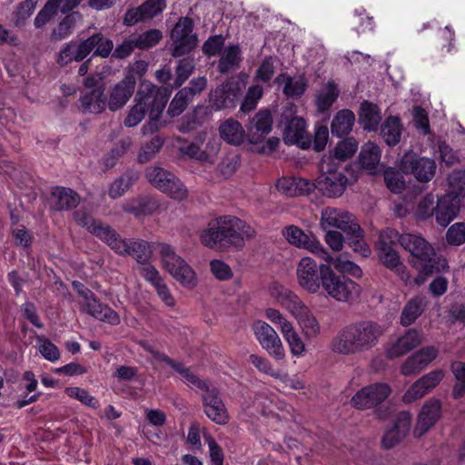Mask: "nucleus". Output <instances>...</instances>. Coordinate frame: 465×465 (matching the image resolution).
I'll return each instance as SVG.
<instances>
[{"label":"nucleus","instance_id":"f257e3e1","mask_svg":"<svg viewBox=\"0 0 465 465\" xmlns=\"http://www.w3.org/2000/svg\"><path fill=\"white\" fill-rule=\"evenodd\" d=\"M166 103L167 95L162 88L143 81L134 95V105L124 119V125L134 127L149 114V121L143 125L142 132L143 134L154 133L159 128V119Z\"/></svg>","mask_w":465,"mask_h":465},{"label":"nucleus","instance_id":"f03ea898","mask_svg":"<svg viewBox=\"0 0 465 465\" xmlns=\"http://www.w3.org/2000/svg\"><path fill=\"white\" fill-rule=\"evenodd\" d=\"M255 233L244 221L235 216H221L209 222L205 229V246L218 252L240 251Z\"/></svg>","mask_w":465,"mask_h":465},{"label":"nucleus","instance_id":"7ed1b4c3","mask_svg":"<svg viewBox=\"0 0 465 465\" xmlns=\"http://www.w3.org/2000/svg\"><path fill=\"white\" fill-rule=\"evenodd\" d=\"M385 327L373 321H361L341 329L331 341V351L351 355L370 351L385 332Z\"/></svg>","mask_w":465,"mask_h":465},{"label":"nucleus","instance_id":"20e7f679","mask_svg":"<svg viewBox=\"0 0 465 465\" xmlns=\"http://www.w3.org/2000/svg\"><path fill=\"white\" fill-rule=\"evenodd\" d=\"M272 295L296 320L306 338L313 339L321 333L319 321L297 293L276 286L272 290Z\"/></svg>","mask_w":465,"mask_h":465},{"label":"nucleus","instance_id":"39448f33","mask_svg":"<svg viewBox=\"0 0 465 465\" xmlns=\"http://www.w3.org/2000/svg\"><path fill=\"white\" fill-rule=\"evenodd\" d=\"M400 244L412 256L414 267L426 275L434 271L445 270L447 261L437 257L433 247L422 237L411 233L401 235Z\"/></svg>","mask_w":465,"mask_h":465},{"label":"nucleus","instance_id":"423d86ee","mask_svg":"<svg viewBox=\"0 0 465 465\" xmlns=\"http://www.w3.org/2000/svg\"><path fill=\"white\" fill-rule=\"evenodd\" d=\"M315 187L326 197L338 198L345 192L349 180L331 155H324L319 165Z\"/></svg>","mask_w":465,"mask_h":465},{"label":"nucleus","instance_id":"0eeeda50","mask_svg":"<svg viewBox=\"0 0 465 465\" xmlns=\"http://www.w3.org/2000/svg\"><path fill=\"white\" fill-rule=\"evenodd\" d=\"M401 235L391 228H387L380 233L377 242V254L381 262L388 269L395 272L401 280L405 283L411 280L409 272L404 264L401 262L400 255L395 247L400 243Z\"/></svg>","mask_w":465,"mask_h":465},{"label":"nucleus","instance_id":"6e6552de","mask_svg":"<svg viewBox=\"0 0 465 465\" xmlns=\"http://www.w3.org/2000/svg\"><path fill=\"white\" fill-rule=\"evenodd\" d=\"M322 292L339 302H352L361 293V287L349 277L338 274L330 266L322 283Z\"/></svg>","mask_w":465,"mask_h":465},{"label":"nucleus","instance_id":"1a4fd4ad","mask_svg":"<svg viewBox=\"0 0 465 465\" xmlns=\"http://www.w3.org/2000/svg\"><path fill=\"white\" fill-rule=\"evenodd\" d=\"M329 268V264H318L309 256L302 257L296 266L297 283L308 293H320Z\"/></svg>","mask_w":465,"mask_h":465},{"label":"nucleus","instance_id":"9d476101","mask_svg":"<svg viewBox=\"0 0 465 465\" xmlns=\"http://www.w3.org/2000/svg\"><path fill=\"white\" fill-rule=\"evenodd\" d=\"M160 242H148L142 239H124L115 230L106 245L122 256H132L139 265L151 261L153 249L159 250Z\"/></svg>","mask_w":465,"mask_h":465},{"label":"nucleus","instance_id":"9b49d317","mask_svg":"<svg viewBox=\"0 0 465 465\" xmlns=\"http://www.w3.org/2000/svg\"><path fill=\"white\" fill-rule=\"evenodd\" d=\"M159 254L163 267L180 283L193 288L197 283L194 271L178 256L168 243H159Z\"/></svg>","mask_w":465,"mask_h":465},{"label":"nucleus","instance_id":"f8f14e48","mask_svg":"<svg viewBox=\"0 0 465 465\" xmlns=\"http://www.w3.org/2000/svg\"><path fill=\"white\" fill-rule=\"evenodd\" d=\"M145 177L153 186L174 200L182 201L187 197V189L180 179L162 167H148Z\"/></svg>","mask_w":465,"mask_h":465},{"label":"nucleus","instance_id":"ddd939ff","mask_svg":"<svg viewBox=\"0 0 465 465\" xmlns=\"http://www.w3.org/2000/svg\"><path fill=\"white\" fill-rule=\"evenodd\" d=\"M253 335L260 346L276 361H284L286 351L275 329L268 322L257 320L252 325Z\"/></svg>","mask_w":465,"mask_h":465},{"label":"nucleus","instance_id":"4468645a","mask_svg":"<svg viewBox=\"0 0 465 465\" xmlns=\"http://www.w3.org/2000/svg\"><path fill=\"white\" fill-rule=\"evenodd\" d=\"M391 393V386L386 382H374L356 391L351 399V404L357 410L364 411L378 407Z\"/></svg>","mask_w":465,"mask_h":465},{"label":"nucleus","instance_id":"2eb2a0df","mask_svg":"<svg viewBox=\"0 0 465 465\" xmlns=\"http://www.w3.org/2000/svg\"><path fill=\"white\" fill-rule=\"evenodd\" d=\"M173 41V55L175 57L183 56L191 52L197 44V37L193 33V21L188 18H181L171 33Z\"/></svg>","mask_w":465,"mask_h":465},{"label":"nucleus","instance_id":"dca6fc26","mask_svg":"<svg viewBox=\"0 0 465 465\" xmlns=\"http://www.w3.org/2000/svg\"><path fill=\"white\" fill-rule=\"evenodd\" d=\"M321 227L324 231L340 229L346 233L359 232L353 216L342 209L326 207L322 211Z\"/></svg>","mask_w":465,"mask_h":465},{"label":"nucleus","instance_id":"f3484780","mask_svg":"<svg viewBox=\"0 0 465 465\" xmlns=\"http://www.w3.org/2000/svg\"><path fill=\"white\" fill-rule=\"evenodd\" d=\"M401 169L405 173H412L420 182H429L434 177L436 163L429 158L407 153L401 158Z\"/></svg>","mask_w":465,"mask_h":465},{"label":"nucleus","instance_id":"a211bd4d","mask_svg":"<svg viewBox=\"0 0 465 465\" xmlns=\"http://www.w3.org/2000/svg\"><path fill=\"white\" fill-rule=\"evenodd\" d=\"M444 372L441 370H436L426 373L417 380L402 396V401L412 403L425 396L434 389L443 379Z\"/></svg>","mask_w":465,"mask_h":465},{"label":"nucleus","instance_id":"6ab92c4d","mask_svg":"<svg viewBox=\"0 0 465 465\" xmlns=\"http://www.w3.org/2000/svg\"><path fill=\"white\" fill-rule=\"evenodd\" d=\"M240 91L239 82L229 79L210 93V104L216 110L234 107L235 102L240 95Z\"/></svg>","mask_w":465,"mask_h":465},{"label":"nucleus","instance_id":"aec40b11","mask_svg":"<svg viewBox=\"0 0 465 465\" xmlns=\"http://www.w3.org/2000/svg\"><path fill=\"white\" fill-rule=\"evenodd\" d=\"M282 235L286 241L300 249H304L317 255V253L326 254L322 244L312 235L305 233L302 229L295 225H290L282 230Z\"/></svg>","mask_w":465,"mask_h":465},{"label":"nucleus","instance_id":"412c9836","mask_svg":"<svg viewBox=\"0 0 465 465\" xmlns=\"http://www.w3.org/2000/svg\"><path fill=\"white\" fill-rule=\"evenodd\" d=\"M440 401L434 398L429 399L423 404L419 413L418 420L413 430L414 436L420 438L433 427L440 417Z\"/></svg>","mask_w":465,"mask_h":465},{"label":"nucleus","instance_id":"4be33fe9","mask_svg":"<svg viewBox=\"0 0 465 465\" xmlns=\"http://www.w3.org/2000/svg\"><path fill=\"white\" fill-rule=\"evenodd\" d=\"M136 85V79L134 74H128L116 84L109 95L107 106L110 111H116L123 108L132 97Z\"/></svg>","mask_w":465,"mask_h":465},{"label":"nucleus","instance_id":"5701e85b","mask_svg":"<svg viewBox=\"0 0 465 465\" xmlns=\"http://www.w3.org/2000/svg\"><path fill=\"white\" fill-rule=\"evenodd\" d=\"M74 220L75 223L85 228L90 233L100 239L105 244L111 236H114V229L100 220L93 218V216L84 210H78L74 213Z\"/></svg>","mask_w":465,"mask_h":465},{"label":"nucleus","instance_id":"b1692460","mask_svg":"<svg viewBox=\"0 0 465 465\" xmlns=\"http://www.w3.org/2000/svg\"><path fill=\"white\" fill-rule=\"evenodd\" d=\"M205 415L219 425H225L230 420L229 412L215 388L205 385Z\"/></svg>","mask_w":465,"mask_h":465},{"label":"nucleus","instance_id":"393cba45","mask_svg":"<svg viewBox=\"0 0 465 465\" xmlns=\"http://www.w3.org/2000/svg\"><path fill=\"white\" fill-rule=\"evenodd\" d=\"M438 353V349L433 346L420 349L404 361L401 368V374L410 376L421 371L436 359Z\"/></svg>","mask_w":465,"mask_h":465},{"label":"nucleus","instance_id":"a878e982","mask_svg":"<svg viewBox=\"0 0 465 465\" xmlns=\"http://www.w3.org/2000/svg\"><path fill=\"white\" fill-rule=\"evenodd\" d=\"M411 422V414L409 411L400 412L394 421L393 426L386 430L381 445L384 449H391L400 443L408 434Z\"/></svg>","mask_w":465,"mask_h":465},{"label":"nucleus","instance_id":"bb28decb","mask_svg":"<svg viewBox=\"0 0 465 465\" xmlns=\"http://www.w3.org/2000/svg\"><path fill=\"white\" fill-rule=\"evenodd\" d=\"M272 117L269 111L261 110L247 125V139L252 144L261 143L272 131Z\"/></svg>","mask_w":465,"mask_h":465},{"label":"nucleus","instance_id":"cd10ccee","mask_svg":"<svg viewBox=\"0 0 465 465\" xmlns=\"http://www.w3.org/2000/svg\"><path fill=\"white\" fill-rule=\"evenodd\" d=\"M203 90V78L193 80L189 87L183 88L175 94L168 107V114L172 117L180 115L185 110L189 101L194 95L200 94Z\"/></svg>","mask_w":465,"mask_h":465},{"label":"nucleus","instance_id":"c85d7f7f","mask_svg":"<svg viewBox=\"0 0 465 465\" xmlns=\"http://www.w3.org/2000/svg\"><path fill=\"white\" fill-rule=\"evenodd\" d=\"M284 142L288 144H297L302 149H307L312 144V139L306 130V123L302 117H293L286 124Z\"/></svg>","mask_w":465,"mask_h":465},{"label":"nucleus","instance_id":"c756f323","mask_svg":"<svg viewBox=\"0 0 465 465\" xmlns=\"http://www.w3.org/2000/svg\"><path fill=\"white\" fill-rule=\"evenodd\" d=\"M421 341L422 332L410 329L388 347L386 354L391 359L401 357L416 348Z\"/></svg>","mask_w":465,"mask_h":465},{"label":"nucleus","instance_id":"7c9ffc66","mask_svg":"<svg viewBox=\"0 0 465 465\" xmlns=\"http://www.w3.org/2000/svg\"><path fill=\"white\" fill-rule=\"evenodd\" d=\"M460 204L461 201L453 197V193H446L440 198L433 213L437 223L441 226H447L458 215Z\"/></svg>","mask_w":465,"mask_h":465},{"label":"nucleus","instance_id":"2f4dec72","mask_svg":"<svg viewBox=\"0 0 465 465\" xmlns=\"http://www.w3.org/2000/svg\"><path fill=\"white\" fill-rule=\"evenodd\" d=\"M165 7L164 0H147L137 8L130 9L124 15V24L133 25L161 14Z\"/></svg>","mask_w":465,"mask_h":465},{"label":"nucleus","instance_id":"473e14b6","mask_svg":"<svg viewBox=\"0 0 465 465\" xmlns=\"http://www.w3.org/2000/svg\"><path fill=\"white\" fill-rule=\"evenodd\" d=\"M275 82L282 85V93L288 98H296L302 96L308 86V81L304 74H298L290 75L288 74H279Z\"/></svg>","mask_w":465,"mask_h":465},{"label":"nucleus","instance_id":"72a5a7b5","mask_svg":"<svg viewBox=\"0 0 465 465\" xmlns=\"http://www.w3.org/2000/svg\"><path fill=\"white\" fill-rule=\"evenodd\" d=\"M89 45L81 41L79 43L71 41L67 43L59 52L57 64L60 66H65L72 62H80L89 54Z\"/></svg>","mask_w":465,"mask_h":465},{"label":"nucleus","instance_id":"f704fd0d","mask_svg":"<svg viewBox=\"0 0 465 465\" xmlns=\"http://www.w3.org/2000/svg\"><path fill=\"white\" fill-rule=\"evenodd\" d=\"M84 310L99 321L106 322L112 325L120 323L118 314L109 306L101 303L94 295L84 302Z\"/></svg>","mask_w":465,"mask_h":465},{"label":"nucleus","instance_id":"c9c22d12","mask_svg":"<svg viewBox=\"0 0 465 465\" xmlns=\"http://www.w3.org/2000/svg\"><path fill=\"white\" fill-rule=\"evenodd\" d=\"M324 252L326 254L317 253V256L325 261V264H329L331 267L332 265L333 268L342 273V275L347 273L354 278H361L362 276L361 269L353 262L346 259L343 255L333 257L325 248Z\"/></svg>","mask_w":465,"mask_h":465},{"label":"nucleus","instance_id":"e433bc0d","mask_svg":"<svg viewBox=\"0 0 465 465\" xmlns=\"http://www.w3.org/2000/svg\"><path fill=\"white\" fill-rule=\"evenodd\" d=\"M157 203L149 196H138L124 201L122 204L123 210L135 217L152 214L156 209Z\"/></svg>","mask_w":465,"mask_h":465},{"label":"nucleus","instance_id":"4c0bfd02","mask_svg":"<svg viewBox=\"0 0 465 465\" xmlns=\"http://www.w3.org/2000/svg\"><path fill=\"white\" fill-rule=\"evenodd\" d=\"M221 137L228 143L239 145L247 137L242 125L234 119H228L221 124L219 127Z\"/></svg>","mask_w":465,"mask_h":465},{"label":"nucleus","instance_id":"58836bf2","mask_svg":"<svg viewBox=\"0 0 465 465\" xmlns=\"http://www.w3.org/2000/svg\"><path fill=\"white\" fill-rule=\"evenodd\" d=\"M106 97L104 89L95 88L81 97V107L84 113L99 114L106 107Z\"/></svg>","mask_w":465,"mask_h":465},{"label":"nucleus","instance_id":"ea45409f","mask_svg":"<svg viewBox=\"0 0 465 465\" xmlns=\"http://www.w3.org/2000/svg\"><path fill=\"white\" fill-rule=\"evenodd\" d=\"M381 151L380 147L372 143L368 142L363 144L360 153V163L362 168L370 173H374L381 161Z\"/></svg>","mask_w":465,"mask_h":465},{"label":"nucleus","instance_id":"a19ab883","mask_svg":"<svg viewBox=\"0 0 465 465\" xmlns=\"http://www.w3.org/2000/svg\"><path fill=\"white\" fill-rule=\"evenodd\" d=\"M424 308L425 302L421 296H415L410 299L402 309L401 324L403 326L412 324L421 315Z\"/></svg>","mask_w":465,"mask_h":465},{"label":"nucleus","instance_id":"79ce46f5","mask_svg":"<svg viewBox=\"0 0 465 465\" xmlns=\"http://www.w3.org/2000/svg\"><path fill=\"white\" fill-rule=\"evenodd\" d=\"M401 134L402 124L399 117L390 116L381 124V134L384 142L390 146L400 143Z\"/></svg>","mask_w":465,"mask_h":465},{"label":"nucleus","instance_id":"37998d69","mask_svg":"<svg viewBox=\"0 0 465 465\" xmlns=\"http://www.w3.org/2000/svg\"><path fill=\"white\" fill-rule=\"evenodd\" d=\"M381 120L380 108L370 102H363L361 105L360 122L363 129L374 131Z\"/></svg>","mask_w":465,"mask_h":465},{"label":"nucleus","instance_id":"c03bdc74","mask_svg":"<svg viewBox=\"0 0 465 465\" xmlns=\"http://www.w3.org/2000/svg\"><path fill=\"white\" fill-rule=\"evenodd\" d=\"M354 121L355 116L351 111L347 109L339 111L331 122L332 134L338 137L347 135L351 131Z\"/></svg>","mask_w":465,"mask_h":465},{"label":"nucleus","instance_id":"a18cd8bd","mask_svg":"<svg viewBox=\"0 0 465 465\" xmlns=\"http://www.w3.org/2000/svg\"><path fill=\"white\" fill-rule=\"evenodd\" d=\"M52 196L55 199V208L59 211L75 208L80 203L78 193L70 188L56 187L53 190Z\"/></svg>","mask_w":465,"mask_h":465},{"label":"nucleus","instance_id":"49530a36","mask_svg":"<svg viewBox=\"0 0 465 465\" xmlns=\"http://www.w3.org/2000/svg\"><path fill=\"white\" fill-rule=\"evenodd\" d=\"M338 96L339 90L337 85L332 82H328L316 94L315 104L318 111L321 113L327 112Z\"/></svg>","mask_w":465,"mask_h":465},{"label":"nucleus","instance_id":"de8ad7c7","mask_svg":"<svg viewBox=\"0 0 465 465\" xmlns=\"http://www.w3.org/2000/svg\"><path fill=\"white\" fill-rule=\"evenodd\" d=\"M84 41L90 44L88 48L89 54L94 51V55L104 58L108 57L114 49L113 42L101 34L94 35Z\"/></svg>","mask_w":465,"mask_h":465},{"label":"nucleus","instance_id":"09e8293b","mask_svg":"<svg viewBox=\"0 0 465 465\" xmlns=\"http://www.w3.org/2000/svg\"><path fill=\"white\" fill-rule=\"evenodd\" d=\"M137 180L134 173L128 172L115 179L110 185L108 190L109 197L117 199L122 197Z\"/></svg>","mask_w":465,"mask_h":465},{"label":"nucleus","instance_id":"8fccbe9b","mask_svg":"<svg viewBox=\"0 0 465 465\" xmlns=\"http://www.w3.org/2000/svg\"><path fill=\"white\" fill-rule=\"evenodd\" d=\"M241 55L238 46L233 45L226 48L219 61V70L222 73L235 70L240 64Z\"/></svg>","mask_w":465,"mask_h":465},{"label":"nucleus","instance_id":"3c124183","mask_svg":"<svg viewBox=\"0 0 465 465\" xmlns=\"http://www.w3.org/2000/svg\"><path fill=\"white\" fill-rule=\"evenodd\" d=\"M263 315L269 322L278 327L282 336L294 328L293 323L278 309L266 308Z\"/></svg>","mask_w":465,"mask_h":465},{"label":"nucleus","instance_id":"603ef678","mask_svg":"<svg viewBox=\"0 0 465 465\" xmlns=\"http://www.w3.org/2000/svg\"><path fill=\"white\" fill-rule=\"evenodd\" d=\"M79 17L80 15L78 13H72L66 15L53 30L51 38L54 41H60L68 37L71 35L73 28L74 27L76 19Z\"/></svg>","mask_w":465,"mask_h":465},{"label":"nucleus","instance_id":"864d4df0","mask_svg":"<svg viewBox=\"0 0 465 465\" xmlns=\"http://www.w3.org/2000/svg\"><path fill=\"white\" fill-rule=\"evenodd\" d=\"M282 337L288 344L290 352L293 357L300 358L304 356L307 351L306 344L300 334L296 331L295 328L288 331Z\"/></svg>","mask_w":465,"mask_h":465},{"label":"nucleus","instance_id":"5fc2aeb1","mask_svg":"<svg viewBox=\"0 0 465 465\" xmlns=\"http://www.w3.org/2000/svg\"><path fill=\"white\" fill-rule=\"evenodd\" d=\"M448 180L450 191L447 193H453L460 201L465 198V171H452Z\"/></svg>","mask_w":465,"mask_h":465},{"label":"nucleus","instance_id":"6e6d98bb","mask_svg":"<svg viewBox=\"0 0 465 465\" xmlns=\"http://www.w3.org/2000/svg\"><path fill=\"white\" fill-rule=\"evenodd\" d=\"M357 141L350 137L340 142L335 147L333 154L331 155L335 159V162L338 163V161H344L351 157L357 151Z\"/></svg>","mask_w":465,"mask_h":465},{"label":"nucleus","instance_id":"4d7b16f0","mask_svg":"<svg viewBox=\"0 0 465 465\" xmlns=\"http://www.w3.org/2000/svg\"><path fill=\"white\" fill-rule=\"evenodd\" d=\"M37 349L41 355L51 362H55L60 359V351L55 344L44 336H36Z\"/></svg>","mask_w":465,"mask_h":465},{"label":"nucleus","instance_id":"13d9d810","mask_svg":"<svg viewBox=\"0 0 465 465\" xmlns=\"http://www.w3.org/2000/svg\"><path fill=\"white\" fill-rule=\"evenodd\" d=\"M136 48L149 49L156 45L162 39L163 35L161 31L157 29H151L138 35L132 36Z\"/></svg>","mask_w":465,"mask_h":465},{"label":"nucleus","instance_id":"bf43d9fd","mask_svg":"<svg viewBox=\"0 0 465 465\" xmlns=\"http://www.w3.org/2000/svg\"><path fill=\"white\" fill-rule=\"evenodd\" d=\"M163 138L156 135L150 142L146 143L138 154V160L140 163L149 162L156 153L162 148L163 144Z\"/></svg>","mask_w":465,"mask_h":465},{"label":"nucleus","instance_id":"052dcab7","mask_svg":"<svg viewBox=\"0 0 465 465\" xmlns=\"http://www.w3.org/2000/svg\"><path fill=\"white\" fill-rule=\"evenodd\" d=\"M384 181L387 187L394 193H400L405 187L403 176L398 171L388 168L384 171Z\"/></svg>","mask_w":465,"mask_h":465},{"label":"nucleus","instance_id":"680f3d73","mask_svg":"<svg viewBox=\"0 0 465 465\" xmlns=\"http://www.w3.org/2000/svg\"><path fill=\"white\" fill-rule=\"evenodd\" d=\"M249 362L253 365L260 372L269 375L272 378L278 376L279 370H276L270 360L258 354H251Z\"/></svg>","mask_w":465,"mask_h":465},{"label":"nucleus","instance_id":"e2e57ef3","mask_svg":"<svg viewBox=\"0 0 465 465\" xmlns=\"http://www.w3.org/2000/svg\"><path fill=\"white\" fill-rule=\"evenodd\" d=\"M263 94V88L261 85H252L249 87L245 98L241 105V110L244 113L253 110L258 101Z\"/></svg>","mask_w":465,"mask_h":465},{"label":"nucleus","instance_id":"0e129e2a","mask_svg":"<svg viewBox=\"0 0 465 465\" xmlns=\"http://www.w3.org/2000/svg\"><path fill=\"white\" fill-rule=\"evenodd\" d=\"M451 371L455 378L460 381L453 387L454 398L460 399L465 394V363L456 361L451 364Z\"/></svg>","mask_w":465,"mask_h":465},{"label":"nucleus","instance_id":"69168bd1","mask_svg":"<svg viewBox=\"0 0 465 465\" xmlns=\"http://www.w3.org/2000/svg\"><path fill=\"white\" fill-rule=\"evenodd\" d=\"M446 239L449 244L459 246L465 242V223H456L447 231Z\"/></svg>","mask_w":465,"mask_h":465},{"label":"nucleus","instance_id":"338daca9","mask_svg":"<svg viewBox=\"0 0 465 465\" xmlns=\"http://www.w3.org/2000/svg\"><path fill=\"white\" fill-rule=\"evenodd\" d=\"M65 393L70 398L75 399L86 406L96 407L97 401L84 389L79 387H68L65 389Z\"/></svg>","mask_w":465,"mask_h":465},{"label":"nucleus","instance_id":"774afa93","mask_svg":"<svg viewBox=\"0 0 465 465\" xmlns=\"http://www.w3.org/2000/svg\"><path fill=\"white\" fill-rule=\"evenodd\" d=\"M138 272L153 286L157 285L158 282L163 280L158 270L151 263L150 261L139 265Z\"/></svg>","mask_w":465,"mask_h":465}]
</instances>
